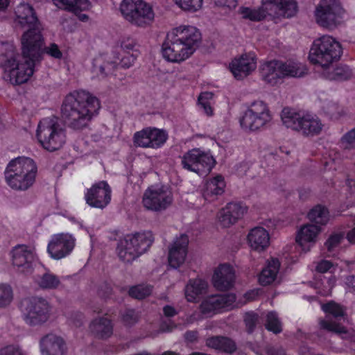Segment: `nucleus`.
Returning a JSON list of instances; mask_svg holds the SVG:
<instances>
[{
  "instance_id": "cd10ccee",
  "label": "nucleus",
  "mask_w": 355,
  "mask_h": 355,
  "mask_svg": "<svg viewBox=\"0 0 355 355\" xmlns=\"http://www.w3.org/2000/svg\"><path fill=\"white\" fill-rule=\"evenodd\" d=\"M206 345L230 355L234 354L237 349L236 344L232 339L221 336L208 338L206 340Z\"/></svg>"
},
{
  "instance_id": "37998d69",
  "label": "nucleus",
  "mask_w": 355,
  "mask_h": 355,
  "mask_svg": "<svg viewBox=\"0 0 355 355\" xmlns=\"http://www.w3.org/2000/svg\"><path fill=\"white\" fill-rule=\"evenodd\" d=\"M152 292V286L149 285H137L129 290V295L133 298L142 300L150 295Z\"/></svg>"
},
{
  "instance_id": "9b49d317",
  "label": "nucleus",
  "mask_w": 355,
  "mask_h": 355,
  "mask_svg": "<svg viewBox=\"0 0 355 355\" xmlns=\"http://www.w3.org/2000/svg\"><path fill=\"white\" fill-rule=\"evenodd\" d=\"M37 137L42 147L50 151H55L62 147L66 141L65 130L55 117L46 118L40 122Z\"/></svg>"
},
{
  "instance_id": "20e7f679",
  "label": "nucleus",
  "mask_w": 355,
  "mask_h": 355,
  "mask_svg": "<svg viewBox=\"0 0 355 355\" xmlns=\"http://www.w3.org/2000/svg\"><path fill=\"white\" fill-rule=\"evenodd\" d=\"M18 24L27 28L21 35L22 54L28 60H39L41 58L43 36L42 26L33 8L28 3H20L15 10Z\"/></svg>"
},
{
  "instance_id": "c85d7f7f",
  "label": "nucleus",
  "mask_w": 355,
  "mask_h": 355,
  "mask_svg": "<svg viewBox=\"0 0 355 355\" xmlns=\"http://www.w3.org/2000/svg\"><path fill=\"white\" fill-rule=\"evenodd\" d=\"M321 231L320 226L307 224L302 226L298 231L296 236V242L298 243L303 248L304 250H309L310 244L307 248L306 245L310 243H314L318 233Z\"/></svg>"
},
{
  "instance_id": "603ef678",
  "label": "nucleus",
  "mask_w": 355,
  "mask_h": 355,
  "mask_svg": "<svg viewBox=\"0 0 355 355\" xmlns=\"http://www.w3.org/2000/svg\"><path fill=\"white\" fill-rule=\"evenodd\" d=\"M138 56V53H134L125 55L122 58H120L119 56H116V58L120 60L119 63H117L118 66H121L123 68L128 69L130 67L135 61L136 60Z\"/></svg>"
},
{
  "instance_id": "69168bd1",
  "label": "nucleus",
  "mask_w": 355,
  "mask_h": 355,
  "mask_svg": "<svg viewBox=\"0 0 355 355\" xmlns=\"http://www.w3.org/2000/svg\"><path fill=\"white\" fill-rule=\"evenodd\" d=\"M346 284L355 291V276L352 275L346 278Z\"/></svg>"
},
{
  "instance_id": "423d86ee",
  "label": "nucleus",
  "mask_w": 355,
  "mask_h": 355,
  "mask_svg": "<svg viewBox=\"0 0 355 355\" xmlns=\"http://www.w3.org/2000/svg\"><path fill=\"white\" fill-rule=\"evenodd\" d=\"M297 11L295 0H262V4L258 9L242 7L240 13L244 19L253 21H260L267 15L272 17L289 18L294 16Z\"/></svg>"
},
{
  "instance_id": "bf43d9fd",
  "label": "nucleus",
  "mask_w": 355,
  "mask_h": 355,
  "mask_svg": "<svg viewBox=\"0 0 355 355\" xmlns=\"http://www.w3.org/2000/svg\"><path fill=\"white\" fill-rule=\"evenodd\" d=\"M214 96V94L211 92H202L200 94L198 102H204V103H209V101L212 99Z\"/></svg>"
},
{
  "instance_id": "a19ab883",
  "label": "nucleus",
  "mask_w": 355,
  "mask_h": 355,
  "mask_svg": "<svg viewBox=\"0 0 355 355\" xmlns=\"http://www.w3.org/2000/svg\"><path fill=\"white\" fill-rule=\"evenodd\" d=\"M345 238L343 232L334 233L331 234L329 239L326 241L324 245L327 248V253L328 257L334 256L335 250L341 243Z\"/></svg>"
},
{
  "instance_id": "4d7b16f0",
  "label": "nucleus",
  "mask_w": 355,
  "mask_h": 355,
  "mask_svg": "<svg viewBox=\"0 0 355 355\" xmlns=\"http://www.w3.org/2000/svg\"><path fill=\"white\" fill-rule=\"evenodd\" d=\"M333 264L331 261L327 260H322L316 266V270L319 272H327L331 267Z\"/></svg>"
},
{
  "instance_id": "c756f323",
  "label": "nucleus",
  "mask_w": 355,
  "mask_h": 355,
  "mask_svg": "<svg viewBox=\"0 0 355 355\" xmlns=\"http://www.w3.org/2000/svg\"><path fill=\"white\" fill-rule=\"evenodd\" d=\"M225 183L222 175L208 180L202 191V196L206 200H214L218 196L223 193Z\"/></svg>"
},
{
  "instance_id": "ea45409f",
  "label": "nucleus",
  "mask_w": 355,
  "mask_h": 355,
  "mask_svg": "<svg viewBox=\"0 0 355 355\" xmlns=\"http://www.w3.org/2000/svg\"><path fill=\"white\" fill-rule=\"evenodd\" d=\"M151 148H157L162 146L167 139V134L165 131L157 128H148Z\"/></svg>"
},
{
  "instance_id": "6ab92c4d",
  "label": "nucleus",
  "mask_w": 355,
  "mask_h": 355,
  "mask_svg": "<svg viewBox=\"0 0 355 355\" xmlns=\"http://www.w3.org/2000/svg\"><path fill=\"white\" fill-rule=\"evenodd\" d=\"M75 245L74 238L69 234L54 235L49 242L47 251L54 259H60L68 255Z\"/></svg>"
},
{
  "instance_id": "4c0bfd02",
  "label": "nucleus",
  "mask_w": 355,
  "mask_h": 355,
  "mask_svg": "<svg viewBox=\"0 0 355 355\" xmlns=\"http://www.w3.org/2000/svg\"><path fill=\"white\" fill-rule=\"evenodd\" d=\"M264 326L268 331L275 334H278L282 331V322L275 311L267 313Z\"/></svg>"
},
{
  "instance_id": "58836bf2",
  "label": "nucleus",
  "mask_w": 355,
  "mask_h": 355,
  "mask_svg": "<svg viewBox=\"0 0 355 355\" xmlns=\"http://www.w3.org/2000/svg\"><path fill=\"white\" fill-rule=\"evenodd\" d=\"M320 324L322 329L340 335L343 338H346L349 336L347 329L344 326L335 322L322 320L320 322Z\"/></svg>"
},
{
  "instance_id": "2eb2a0df",
  "label": "nucleus",
  "mask_w": 355,
  "mask_h": 355,
  "mask_svg": "<svg viewBox=\"0 0 355 355\" xmlns=\"http://www.w3.org/2000/svg\"><path fill=\"white\" fill-rule=\"evenodd\" d=\"M271 120L267 105L263 101H255L240 119V124L245 130L255 131L263 128Z\"/></svg>"
},
{
  "instance_id": "13d9d810",
  "label": "nucleus",
  "mask_w": 355,
  "mask_h": 355,
  "mask_svg": "<svg viewBox=\"0 0 355 355\" xmlns=\"http://www.w3.org/2000/svg\"><path fill=\"white\" fill-rule=\"evenodd\" d=\"M184 338L188 343H195L198 340V332L197 331H187L184 334Z\"/></svg>"
},
{
  "instance_id": "dca6fc26",
  "label": "nucleus",
  "mask_w": 355,
  "mask_h": 355,
  "mask_svg": "<svg viewBox=\"0 0 355 355\" xmlns=\"http://www.w3.org/2000/svg\"><path fill=\"white\" fill-rule=\"evenodd\" d=\"M10 255L12 265L18 272L26 275L33 272L36 259L33 247L18 244L12 248Z\"/></svg>"
},
{
  "instance_id": "c9c22d12",
  "label": "nucleus",
  "mask_w": 355,
  "mask_h": 355,
  "mask_svg": "<svg viewBox=\"0 0 355 355\" xmlns=\"http://www.w3.org/2000/svg\"><path fill=\"white\" fill-rule=\"evenodd\" d=\"M308 218L313 225H325L329 220V211L324 207L317 205L310 210Z\"/></svg>"
},
{
  "instance_id": "b1692460",
  "label": "nucleus",
  "mask_w": 355,
  "mask_h": 355,
  "mask_svg": "<svg viewBox=\"0 0 355 355\" xmlns=\"http://www.w3.org/2000/svg\"><path fill=\"white\" fill-rule=\"evenodd\" d=\"M40 349L42 355H64L67 347L61 337L49 334L40 340Z\"/></svg>"
},
{
  "instance_id": "2f4dec72",
  "label": "nucleus",
  "mask_w": 355,
  "mask_h": 355,
  "mask_svg": "<svg viewBox=\"0 0 355 355\" xmlns=\"http://www.w3.org/2000/svg\"><path fill=\"white\" fill-rule=\"evenodd\" d=\"M208 284L202 279H191L185 288V295L189 302H194L198 297L206 293Z\"/></svg>"
},
{
  "instance_id": "f704fd0d",
  "label": "nucleus",
  "mask_w": 355,
  "mask_h": 355,
  "mask_svg": "<svg viewBox=\"0 0 355 355\" xmlns=\"http://www.w3.org/2000/svg\"><path fill=\"white\" fill-rule=\"evenodd\" d=\"M58 7H64L73 13L80 10H88L90 7L89 0H52Z\"/></svg>"
},
{
  "instance_id": "4be33fe9",
  "label": "nucleus",
  "mask_w": 355,
  "mask_h": 355,
  "mask_svg": "<svg viewBox=\"0 0 355 355\" xmlns=\"http://www.w3.org/2000/svg\"><path fill=\"white\" fill-rule=\"evenodd\" d=\"M235 300L236 296L232 293L214 295L204 300L200 307L203 313L209 314L220 309H229Z\"/></svg>"
},
{
  "instance_id": "1a4fd4ad",
  "label": "nucleus",
  "mask_w": 355,
  "mask_h": 355,
  "mask_svg": "<svg viewBox=\"0 0 355 355\" xmlns=\"http://www.w3.org/2000/svg\"><path fill=\"white\" fill-rule=\"evenodd\" d=\"M307 73L305 65L296 62H282L273 60L264 64L261 76L268 83L274 85L285 77L301 78Z\"/></svg>"
},
{
  "instance_id": "a211bd4d",
  "label": "nucleus",
  "mask_w": 355,
  "mask_h": 355,
  "mask_svg": "<svg viewBox=\"0 0 355 355\" xmlns=\"http://www.w3.org/2000/svg\"><path fill=\"white\" fill-rule=\"evenodd\" d=\"M170 191L165 187L149 188L143 197V205L148 210L160 211L166 209L172 202Z\"/></svg>"
},
{
  "instance_id": "5701e85b",
  "label": "nucleus",
  "mask_w": 355,
  "mask_h": 355,
  "mask_svg": "<svg viewBox=\"0 0 355 355\" xmlns=\"http://www.w3.org/2000/svg\"><path fill=\"white\" fill-rule=\"evenodd\" d=\"M189 237L187 234H181L179 238L173 242L168 252V263L170 266L178 268L185 261L187 254Z\"/></svg>"
},
{
  "instance_id": "79ce46f5",
  "label": "nucleus",
  "mask_w": 355,
  "mask_h": 355,
  "mask_svg": "<svg viewBox=\"0 0 355 355\" xmlns=\"http://www.w3.org/2000/svg\"><path fill=\"white\" fill-rule=\"evenodd\" d=\"M352 76V70L348 66H338L331 72H328L327 78L330 80L343 81L349 79Z\"/></svg>"
},
{
  "instance_id": "e2e57ef3",
  "label": "nucleus",
  "mask_w": 355,
  "mask_h": 355,
  "mask_svg": "<svg viewBox=\"0 0 355 355\" xmlns=\"http://www.w3.org/2000/svg\"><path fill=\"white\" fill-rule=\"evenodd\" d=\"M198 105L204 110L207 115L212 114V109L209 103L198 102Z\"/></svg>"
},
{
  "instance_id": "393cba45",
  "label": "nucleus",
  "mask_w": 355,
  "mask_h": 355,
  "mask_svg": "<svg viewBox=\"0 0 355 355\" xmlns=\"http://www.w3.org/2000/svg\"><path fill=\"white\" fill-rule=\"evenodd\" d=\"M212 279L213 284L216 289L228 290L233 286L234 272L230 265L221 264L215 270Z\"/></svg>"
},
{
  "instance_id": "338daca9",
  "label": "nucleus",
  "mask_w": 355,
  "mask_h": 355,
  "mask_svg": "<svg viewBox=\"0 0 355 355\" xmlns=\"http://www.w3.org/2000/svg\"><path fill=\"white\" fill-rule=\"evenodd\" d=\"M347 239L351 243H355V227L347 234Z\"/></svg>"
},
{
  "instance_id": "4468645a",
  "label": "nucleus",
  "mask_w": 355,
  "mask_h": 355,
  "mask_svg": "<svg viewBox=\"0 0 355 355\" xmlns=\"http://www.w3.org/2000/svg\"><path fill=\"white\" fill-rule=\"evenodd\" d=\"M215 164L212 155L199 148L191 149L182 157V167L200 175H205L210 173Z\"/></svg>"
},
{
  "instance_id": "49530a36",
  "label": "nucleus",
  "mask_w": 355,
  "mask_h": 355,
  "mask_svg": "<svg viewBox=\"0 0 355 355\" xmlns=\"http://www.w3.org/2000/svg\"><path fill=\"white\" fill-rule=\"evenodd\" d=\"M322 308L325 313L332 315L336 318L345 315L343 306L334 301L323 304Z\"/></svg>"
},
{
  "instance_id": "0eeeda50",
  "label": "nucleus",
  "mask_w": 355,
  "mask_h": 355,
  "mask_svg": "<svg viewBox=\"0 0 355 355\" xmlns=\"http://www.w3.org/2000/svg\"><path fill=\"white\" fill-rule=\"evenodd\" d=\"M153 241L154 237L150 231L128 234L118 243V256L123 262L130 263L145 253Z\"/></svg>"
},
{
  "instance_id": "774afa93",
  "label": "nucleus",
  "mask_w": 355,
  "mask_h": 355,
  "mask_svg": "<svg viewBox=\"0 0 355 355\" xmlns=\"http://www.w3.org/2000/svg\"><path fill=\"white\" fill-rule=\"evenodd\" d=\"M258 295V291H251L245 293V296L248 300H253L255 297Z\"/></svg>"
},
{
  "instance_id": "a878e982",
  "label": "nucleus",
  "mask_w": 355,
  "mask_h": 355,
  "mask_svg": "<svg viewBox=\"0 0 355 355\" xmlns=\"http://www.w3.org/2000/svg\"><path fill=\"white\" fill-rule=\"evenodd\" d=\"M255 58L251 54H245L238 59H234L230 64V68L234 77L242 79L249 73L256 69Z\"/></svg>"
},
{
  "instance_id": "0e129e2a",
  "label": "nucleus",
  "mask_w": 355,
  "mask_h": 355,
  "mask_svg": "<svg viewBox=\"0 0 355 355\" xmlns=\"http://www.w3.org/2000/svg\"><path fill=\"white\" fill-rule=\"evenodd\" d=\"M245 345L248 349L252 350L257 355H261V354L259 353V347L257 344L252 343L251 342H247Z\"/></svg>"
},
{
  "instance_id": "680f3d73",
  "label": "nucleus",
  "mask_w": 355,
  "mask_h": 355,
  "mask_svg": "<svg viewBox=\"0 0 355 355\" xmlns=\"http://www.w3.org/2000/svg\"><path fill=\"white\" fill-rule=\"evenodd\" d=\"M218 2L221 6L229 8H234L237 5L236 0H218Z\"/></svg>"
},
{
  "instance_id": "9d476101",
  "label": "nucleus",
  "mask_w": 355,
  "mask_h": 355,
  "mask_svg": "<svg viewBox=\"0 0 355 355\" xmlns=\"http://www.w3.org/2000/svg\"><path fill=\"white\" fill-rule=\"evenodd\" d=\"M342 52L338 42L332 37L324 35L313 42L309 58L311 62L326 68L334 61H337Z\"/></svg>"
},
{
  "instance_id": "f03ea898",
  "label": "nucleus",
  "mask_w": 355,
  "mask_h": 355,
  "mask_svg": "<svg viewBox=\"0 0 355 355\" xmlns=\"http://www.w3.org/2000/svg\"><path fill=\"white\" fill-rule=\"evenodd\" d=\"M100 108L98 99L85 91H75L68 94L62 102L61 117L71 129L86 128Z\"/></svg>"
},
{
  "instance_id": "8fccbe9b",
  "label": "nucleus",
  "mask_w": 355,
  "mask_h": 355,
  "mask_svg": "<svg viewBox=\"0 0 355 355\" xmlns=\"http://www.w3.org/2000/svg\"><path fill=\"white\" fill-rule=\"evenodd\" d=\"M13 291L9 284H1V308L8 306L13 300Z\"/></svg>"
},
{
  "instance_id": "bb28decb",
  "label": "nucleus",
  "mask_w": 355,
  "mask_h": 355,
  "mask_svg": "<svg viewBox=\"0 0 355 355\" xmlns=\"http://www.w3.org/2000/svg\"><path fill=\"white\" fill-rule=\"evenodd\" d=\"M248 241L253 250L261 252L266 250L269 245V234L264 228L257 227L248 234Z\"/></svg>"
},
{
  "instance_id": "6e6552de",
  "label": "nucleus",
  "mask_w": 355,
  "mask_h": 355,
  "mask_svg": "<svg viewBox=\"0 0 355 355\" xmlns=\"http://www.w3.org/2000/svg\"><path fill=\"white\" fill-rule=\"evenodd\" d=\"M281 119L286 128L296 130L306 137L320 135L323 128V124L318 116L302 114L288 107L283 109Z\"/></svg>"
},
{
  "instance_id": "f257e3e1",
  "label": "nucleus",
  "mask_w": 355,
  "mask_h": 355,
  "mask_svg": "<svg viewBox=\"0 0 355 355\" xmlns=\"http://www.w3.org/2000/svg\"><path fill=\"white\" fill-rule=\"evenodd\" d=\"M44 53L55 59H61L62 53L58 46L51 43L49 46H42L41 58L39 60H28L24 55L17 54L13 44L1 42V67L4 70L3 78L12 85L26 83L33 74L35 66L41 62Z\"/></svg>"
},
{
  "instance_id": "39448f33",
  "label": "nucleus",
  "mask_w": 355,
  "mask_h": 355,
  "mask_svg": "<svg viewBox=\"0 0 355 355\" xmlns=\"http://www.w3.org/2000/svg\"><path fill=\"white\" fill-rule=\"evenodd\" d=\"M37 172V165L31 158L18 157L8 163L4 174L11 189L24 191L35 183Z\"/></svg>"
},
{
  "instance_id": "c03bdc74",
  "label": "nucleus",
  "mask_w": 355,
  "mask_h": 355,
  "mask_svg": "<svg viewBox=\"0 0 355 355\" xmlns=\"http://www.w3.org/2000/svg\"><path fill=\"white\" fill-rule=\"evenodd\" d=\"M149 137L148 128L143 129L141 131L137 132L134 135L135 145L142 148H151V143Z\"/></svg>"
},
{
  "instance_id": "de8ad7c7",
  "label": "nucleus",
  "mask_w": 355,
  "mask_h": 355,
  "mask_svg": "<svg viewBox=\"0 0 355 355\" xmlns=\"http://www.w3.org/2000/svg\"><path fill=\"white\" fill-rule=\"evenodd\" d=\"M244 322L246 331L248 334H252L257 325L259 323V316L257 313L253 311L247 312L244 315Z\"/></svg>"
},
{
  "instance_id": "e433bc0d",
  "label": "nucleus",
  "mask_w": 355,
  "mask_h": 355,
  "mask_svg": "<svg viewBox=\"0 0 355 355\" xmlns=\"http://www.w3.org/2000/svg\"><path fill=\"white\" fill-rule=\"evenodd\" d=\"M37 283L40 288L49 290L56 289L61 284L58 277L50 272H46L42 276H39Z\"/></svg>"
},
{
  "instance_id": "f3484780",
  "label": "nucleus",
  "mask_w": 355,
  "mask_h": 355,
  "mask_svg": "<svg viewBox=\"0 0 355 355\" xmlns=\"http://www.w3.org/2000/svg\"><path fill=\"white\" fill-rule=\"evenodd\" d=\"M50 306L46 300L34 297L26 301L24 313L26 322L35 326L45 322L49 318Z\"/></svg>"
},
{
  "instance_id": "72a5a7b5",
  "label": "nucleus",
  "mask_w": 355,
  "mask_h": 355,
  "mask_svg": "<svg viewBox=\"0 0 355 355\" xmlns=\"http://www.w3.org/2000/svg\"><path fill=\"white\" fill-rule=\"evenodd\" d=\"M279 262L277 259H272L268 266L263 269L259 277V282L263 286L271 284L275 279L279 268Z\"/></svg>"
},
{
  "instance_id": "aec40b11",
  "label": "nucleus",
  "mask_w": 355,
  "mask_h": 355,
  "mask_svg": "<svg viewBox=\"0 0 355 355\" xmlns=\"http://www.w3.org/2000/svg\"><path fill=\"white\" fill-rule=\"evenodd\" d=\"M85 199L89 206L103 209L110 202L111 189L107 182H99L87 191Z\"/></svg>"
},
{
  "instance_id": "864d4df0",
  "label": "nucleus",
  "mask_w": 355,
  "mask_h": 355,
  "mask_svg": "<svg viewBox=\"0 0 355 355\" xmlns=\"http://www.w3.org/2000/svg\"><path fill=\"white\" fill-rule=\"evenodd\" d=\"M341 142L345 148H349L351 145H355V128L344 135L341 139Z\"/></svg>"
},
{
  "instance_id": "ddd939ff",
  "label": "nucleus",
  "mask_w": 355,
  "mask_h": 355,
  "mask_svg": "<svg viewBox=\"0 0 355 355\" xmlns=\"http://www.w3.org/2000/svg\"><path fill=\"white\" fill-rule=\"evenodd\" d=\"M343 13L338 0H321L315 8V21L323 28L333 29L341 23Z\"/></svg>"
},
{
  "instance_id": "a18cd8bd",
  "label": "nucleus",
  "mask_w": 355,
  "mask_h": 355,
  "mask_svg": "<svg viewBox=\"0 0 355 355\" xmlns=\"http://www.w3.org/2000/svg\"><path fill=\"white\" fill-rule=\"evenodd\" d=\"M182 10L191 12L199 10L202 5L203 0H173Z\"/></svg>"
},
{
  "instance_id": "09e8293b",
  "label": "nucleus",
  "mask_w": 355,
  "mask_h": 355,
  "mask_svg": "<svg viewBox=\"0 0 355 355\" xmlns=\"http://www.w3.org/2000/svg\"><path fill=\"white\" fill-rule=\"evenodd\" d=\"M119 44L124 52L129 53L130 51H132L134 53H138V51L135 49L137 43L133 37L130 36L122 37L119 40Z\"/></svg>"
},
{
  "instance_id": "f8f14e48",
  "label": "nucleus",
  "mask_w": 355,
  "mask_h": 355,
  "mask_svg": "<svg viewBox=\"0 0 355 355\" xmlns=\"http://www.w3.org/2000/svg\"><path fill=\"white\" fill-rule=\"evenodd\" d=\"M120 10L127 21L139 27L150 25L155 19L152 6L143 0H123Z\"/></svg>"
},
{
  "instance_id": "3c124183",
  "label": "nucleus",
  "mask_w": 355,
  "mask_h": 355,
  "mask_svg": "<svg viewBox=\"0 0 355 355\" xmlns=\"http://www.w3.org/2000/svg\"><path fill=\"white\" fill-rule=\"evenodd\" d=\"M124 324L127 326H132L139 320V315L134 309H127L122 315Z\"/></svg>"
},
{
  "instance_id": "5fc2aeb1",
  "label": "nucleus",
  "mask_w": 355,
  "mask_h": 355,
  "mask_svg": "<svg viewBox=\"0 0 355 355\" xmlns=\"http://www.w3.org/2000/svg\"><path fill=\"white\" fill-rule=\"evenodd\" d=\"M1 355H24V354L18 346L10 345L1 349Z\"/></svg>"
},
{
  "instance_id": "7c9ffc66",
  "label": "nucleus",
  "mask_w": 355,
  "mask_h": 355,
  "mask_svg": "<svg viewBox=\"0 0 355 355\" xmlns=\"http://www.w3.org/2000/svg\"><path fill=\"white\" fill-rule=\"evenodd\" d=\"M91 332L97 338L106 339L113 333V326L110 320L105 318L94 319L89 325Z\"/></svg>"
},
{
  "instance_id": "412c9836",
  "label": "nucleus",
  "mask_w": 355,
  "mask_h": 355,
  "mask_svg": "<svg viewBox=\"0 0 355 355\" xmlns=\"http://www.w3.org/2000/svg\"><path fill=\"white\" fill-rule=\"evenodd\" d=\"M247 211V207L241 202H231L223 208L218 213V221L224 227L236 223Z\"/></svg>"
},
{
  "instance_id": "052dcab7",
  "label": "nucleus",
  "mask_w": 355,
  "mask_h": 355,
  "mask_svg": "<svg viewBox=\"0 0 355 355\" xmlns=\"http://www.w3.org/2000/svg\"><path fill=\"white\" fill-rule=\"evenodd\" d=\"M163 311L164 315L166 317H173L178 313L175 308L170 305H166L164 306Z\"/></svg>"
},
{
  "instance_id": "6e6d98bb",
  "label": "nucleus",
  "mask_w": 355,
  "mask_h": 355,
  "mask_svg": "<svg viewBox=\"0 0 355 355\" xmlns=\"http://www.w3.org/2000/svg\"><path fill=\"white\" fill-rule=\"evenodd\" d=\"M267 355H286L285 349L281 346L268 345L265 347Z\"/></svg>"
},
{
  "instance_id": "473e14b6",
  "label": "nucleus",
  "mask_w": 355,
  "mask_h": 355,
  "mask_svg": "<svg viewBox=\"0 0 355 355\" xmlns=\"http://www.w3.org/2000/svg\"><path fill=\"white\" fill-rule=\"evenodd\" d=\"M118 67L116 61H103L102 58L94 60L92 72L99 78H105L112 74Z\"/></svg>"
},
{
  "instance_id": "7ed1b4c3",
  "label": "nucleus",
  "mask_w": 355,
  "mask_h": 355,
  "mask_svg": "<svg viewBox=\"0 0 355 355\" xmlns=\"http://www.w3.org/2000/svg\"><path fill=\"white\" fill-rule=\"evenodd\" d=\"M201 33L192 26H180L167 33L162 46L164 58L171 62H181L196 51L201 42Z\"/></svg>"
}]
</instances>
